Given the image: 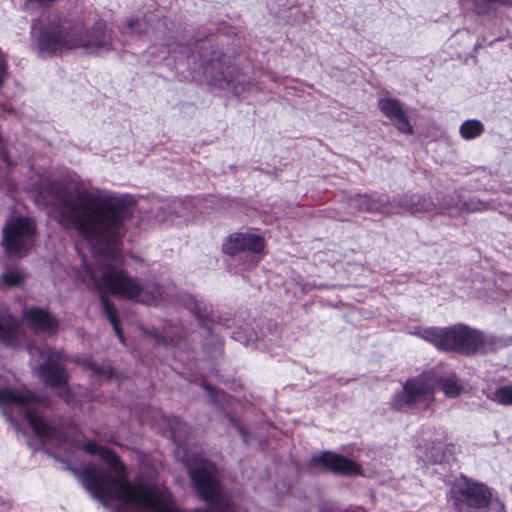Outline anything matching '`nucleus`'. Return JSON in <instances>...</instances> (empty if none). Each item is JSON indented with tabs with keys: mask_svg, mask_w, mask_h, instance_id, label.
<instances>
[{
	"mask_svg": "<svg viewBox=\"0 0 512 512\" xmlns=\"http://www.w3.org/2000/svg\"><path fill=\"white\" fill-rule=\"evenodd\" d=\"M454 208H458V206H457V204H456V203H454V201H453V200H451V201H448V202H446V203H443V204L439 207V210H441V211H450V210H452V209H454Z\"/></svg>",
	"mask_w": 512,
	"mask_h": 512,
	"instance_id": "nucleus-29",
	"label": "nucleus"
},
{
	"mask_svg": "<svg viewBox=\"0 0 512 512\" xmlns=\"http://www.w3.org/2000/svg\"><path fill=\"white\" fill-rule=\"evenodd\" d=\"M24 280V275L18 269H10L3 273L2 283L8 287L20 285Z\"/></svg>",
	"mask_w": 512,
	"mask_h": 512,
	"instance_id": "nucleus-24",
	"label": "nucleus"
},
{
	"mask_svg": "<svg viewBox=\"0 0 512 512\" xmlns=\"http://www.w3.org/2000/svg\"><path fill=\"white\" fill-rule=\"evenodd\" d=\"M492 400L501 405L512 406V386H502L496 389Z\"/></svg>",
	"mask_w": 512,
	"mask_h": 512,
	"instance_id": "nucleus-23",
	"label": "nucleus"
},
{
	"mask_svg": "<svg viewBox=\"0 0 512 512\" xmlns=\"http://www.w3.org/2000/svg\"><path fill=\"white\" fill-rule=\"evenodd\" d=\"M187 210L188 207L183 201L173 200L170 203H168L165 207H162L156 217L160 222L173 223V216L185 217L187 215Z\"/></svg>",
	"mask_w": 512,
	"mask_h": 512,
	"instance_id": "nucleus-14",
	"label": "nucleus"
},
{
	"mask_svg": "<svg viewBox=\"0 0 512 512\" xmlns=\"http://www.w3.org/2000/svg\"><path fill=\"white\" fill-rule=\"evenodd\" d=\"M315 464H321L334 473L354 475L360 473V466L341 455L325 452L313 458Z\"/></svg>",
	"mask_w": 512,
	"mask_h": 512,
	"instance_id": "nucleus-11",
	"label": "nucleus"
},
{
	"mask_svg": "<svg viewBox=\"0 0 512 512\" xmlns=\"http://www.w3.org/2000/svg\"><path fill=\"white\" fill-rule=\"evenodd\" d=\"M183 305L198 319H205L210 315L211 309L203 302L196 299L194 296L186 295L182 299Z\"/></svg>",
	"mask_w": 512,
	"mask_h": 512,
	"instance_id": "nucleus-18",
	"label": "nucleus"
},
{
	"mask_svg": "<svg viewBox=\"0 0 512 512\" xmlns=\"http://www.w3.org/2000/svg\"><path fill=\"white\" fill-rule=\"evenodd\" d=\"M253 260H254V264H257V259H255V257H253Z\"/></svg>",
	"mask_w": 512,
	"mask_h": 512,
	"instance_id": "nucleus-36",
	"label": "nucleus"
},
{
	"mask_svg": "<svg viewBox=\"0 0 512 512\" xmlns=\"http://www.w3.org/2000/svg\"><path fill=\"white\" fill-rule=\"evenodd\" d=\"M2 157H3V160L7 163V165H10L11 162L9 161L8 157H7V154L6 153H3L2 154Z\"/></svg>",
	"mask_w": 512,
	"mask_h": 512,
	"instance_id": "nucleus-34",
	"label": "nucleus"
},
{
	"mask_svg": "<svg viewBox=\"0 0 512 512\" xmlns=\"http://www.w3.org/2000/svg\"><path fill=\"white\" fill-rule=\"evenodd\" d=\"M243 237V233H238L230 236L223 244V251L226 254L234 255L239 251H244V246L239 238Z\"/></svg>",
	"mask_w": 512,
	"mask_h": 512,
	"instance_id": "nucleus-22",
	"label": "nucleus"
},
{
	"mask_svg": "<svg viewBox=\"0 0 512 512\" xmlns=\"http://www.w3.org/2000/svg\"><path fill=\"white\" fill-rule=\"evenodd\" d=\"M372 204L374 206H371L369 210H376V213L385 216L403 214L400 206V197L393 198L392 200L389 198L378 197L377 203Z\"/></svg>",
	"mask_w": 512,
	"mask_h": 512,
	"instance_id": "nucleus-15",
	"label": "nucleus"
},
{
	"mask_svg": "<svg viewBox=\"0 0 512 512\" xmlns=\"http://www.w3.org/2000/svg\"><path fill=\"white\" fill-rule=\"evenodd\" d=\"M491 493L481 483L463 480L450 490V499L457 512H477L488 506Z\"/></svg>",
	"mask_w": 512,
	"mask_h": 512,
	"instance_id": "nucleus-7",
	"label": "nucleus"
},
{
	"mask_svg": "<svg viewBox=\"0 0 512 512\" xmlns=\"http://www.w3.org/2000/svg\"><path fill=\"white\" fill-rule=\"evenodd\" d=\"M15 381V375L10 372L0 374L1 406L17 409L43 443L67 452L84 449L90 454H98L110 466V471L94 465L82 468L81 481L93 497L105 505L108 501H115L123 508L141 512H183L166 488L128 482L124 466L111 450L79 440L74 430L62 433L51 426L42 416V410L49 404L48 399L14 386ZM188 471L199 496L211 506L210 510L196 509L193 512H234L229 498L222 492L214 464L198 459L188 463Z\"/></svg>",
	"mask_w": 512,
	"mask_h": 512,
	"instance_id": "nucleus-1",
	"label": "nucleus"
},
{
	"mask_svg": "<svg viewBox=\"0 0 512 512\" xmlns=\"http://www.w3.org/2000/svg\"><path fill=\"white\" fill-rule=\"evenodd\" d=\"M378 197L376 195L357 194L351 196L348 200L349 206L357 212L376 213V210H369L374 206L372 203H377Z\"/></svg>",
	"mask_w": 512,
	"mask_h": 512,
	"instance_id": "nucleus-17",
	"label": "nucleus"
},
{
	"mask_svg": "<svg viewBox=\"0 0 512 512\" xmlns=\"http://www.w3.org/2000/svg\"><path fill=\"white\" fill-rule=\"evenodd\" d=\"M164 421L167 423L174 441L179 444L183 442L189 431L188 426L176 417H164Z\"/></svg>",
	"mask_w": 512,
	"mask_h": 512,
	"instance_id": "nucleus-19",
	"label": "nucleus"
},
{
	"mask_svg": "<svg viewBox=\"0 0 512 512\" xmlns=\"http://www.w3.org/2000/svg\"><path fill=\"white\" fill-rule=\"evenodd\" d=\"M239 239L242 241L244 250L259 253L264 248V242L260 236L253 234H243V237Z\"/></svg>",
	"mask_w": 512,
	"mask_h": 512,
	"instance_id": "nucleus-21",
	"label": "nucleus"
},
{
	"mask_svg": "<svg viewBox=\"0 0 512 512\" xmlns=\"http://www.w3.org/2000/svg\"><path fill=\"white\" fill-rule=\"evenodd\" d=\"M427 459H428V460H430V461H433V462H438V461H440V458H439V456H438V455H437V456H434V455H432V456H427Z\"/></svg>",
	"mask_w": 512,
	"mask_h": 512,
	"instance_id": "nucleus-33",
	"label": "nucleus"
},
{
	"mask_svg": "<svg viewBox=\"0 0 512 512\" xmlns=\"http://www.w3.org/2000/svg\"><path fill=\"white\" fill-rule=\"evenodd\" d=\"M207 391H211V388L209 386H205Z\"/></svg>",
	"mask_w": 512,
	"mask_h": 512,
	"instance_id": "nucleus-35",
	"label": "nucleus"
},
{
	"mask_svg": "<svg viewBox=\"0 0 512 512\" xmlns=\"http://www.w3.org/2000/svg\"><path fill=\"white\" fill-rule=\"evenodd\" d=\"M20 333L19 322L9 313H0V342L13 345Z\"/></svg>",
	"mask_w": 512,
	"mask_h": 512,
	"instance_id": "nucleus-13",
	"label": "nucleus"
},
{
	"mask_svg": "<svg viewBox=\"0 0 512 512\" xmlns=\"http://www.w3.org/2000/svg\"><path fill=\"white\" fill-rule=\"evenodd\" d=\"M28 351L32 358L40 361L38 373L44 383L59 389V395L68 401V375L63 368L62 354L46 345L30 346Z\"/></svg>",
	"mask_w": 512,
	"mask_h": 512,
	"instance_id": "nucleus-5",
	"label": "nucleus"
},
{
	"mask_svg": "<svg viewBox=\"0 0 512 512\" xmlns=\"http://www.w3.org/2000/svg\"><path fill=\"white\" fill-rule=\"evenodd\" d=\"M378 109L391 120L396 129L404 134H412L413 128L403 109V104L391 97H382L378 100Z\"/></svg>",
	"mask_w": 512,
	"mask_h": 512,
	"instance_id": "nucleus-9",
	"label": "nucleus"
},
{
	"mask_svg": "<svg viewBox=\"0 0 512 512\" xmlns=\"http://www.w3.org/2000/svg\"><path fill=\"white\" fill-rule=\"evenodd\" d=\"M436 381L432 373H425L417 378L409 379L403 390L392 399V406L402 410L408 406L428 408L434 401V387Z\"/></svg>",
	"mask_w": 512,
	"mask_h": 512,
	"instance_id": "nucleus-6",
	"label": "nucleus"
},
{
	"mask_svg": "<svg viewBox=\"0 0 512 512\" xmlns=\"http://www.w3.org/2000/svg\"><path fill=\"white\" fill-rule=\"evenodd\" d=\"M402 212L416 214L436 209V204L429 198L418 194H406L400 197Z\"/></svg>",
	"mask_w": 512,
	"mask_h": 512,
	"instance_id": "nucleus-12",
	"label": "nucleus"
},
{
	"mask_svg": "<svg viewBox=\"0 0 512 512\" xmlns=\"http://www.w3.org/2000/svg\"><path fill=\"white\" fill-rule=\"evenodd\" d=\"M483 204L482 203H478L476 206L474 207H467V210H470V211H475V210H481L483 208Z\"/></svg>",
	"mask_w": 512,
	"mask_h": 512,
	"instance_id": "nucleus-31",
	"label": "nucleus"
},
{
	"mask_svg": "<svg viewBox=\"0 0 512 512\" xmlns=\"http://www.w3.org/2000/svg\"><path fill=\"white\" fill-rule=\"evenodd\" d=\"M3 243L9 254L24 256L34 244L35 225L29 218L17 217L4 228Z\"/></svg>",
	"mask_w": 512,
	"mask_h": 512,
	"instance_id": "nucleus-8",
	"label": "nucleus"
},
{
	"mask_svg": "<svg viewBox=\"0 0 512 512\" xmlns=\"http://www.w3.org/2000/svg\"><path fill=\"white\" fill-rule=\"evenodd\" d=\"M484 132V126L479 120H466L460 126V134L466 140L474 139Z\"/></svg>",
	"mask_w": 512,
	"mask_h": 512,
	"instance_id": "nucleus-20",
	"label": "nucleus"
},
{
	"mask_svg": "<svg viewBox=\"0 0 512 512\" xmlns=\"http://www.w3.org/2000/svg\"><path fill=\"white\" fill-rule=\"evenodd\" d=\"M146 23L139 19H129L125 26L122 27L123 34L141 35L146 31Z\"/></svg>",
	"mask_w": 512,
	"mask_h": 512,
	"instance_id": "nucleus-25",
	"label": "nucleus"
},
{
	"mask_svg": "<svg viewBox=\"0 0 512 512\" xmlns=\"http://www.w3.org/2000/svg\"><path fill=\"white\" fill-rule=\"evenodd\" d=\"M79 365H81L84 369L90 370L93 373L96 374H110L109 369H104L102 367H99L95 362H93L91 359H82L77 361Z\"/></svg>",
	"mask_w": 512,
	"mask_h": 512,
	"instance_id": "nucleus-27",
	"label": "nucleus"
},
{
	"mask_svg": "<svg viewBox=\"0 0 512 512\" xmlns=\"http://www.w3.org/2000/svg\"><path fill=\"white\" fill-rule=\"evenodd\" d=\"M23 317L27 325L36 332L54 334L58 329V321L48 311L39 307L26 308Z\"/></svg>",
	"mask_w": 512,
	"mask_h": 512,
	"instance_id": "nucleus-10",
	"label": "nucleus"
},
{
	"mask_svg": "<svg viewBox=\"0 0 512 512\" xmlns=\"http://www.w3.org/2000/svg\"><path fill=\"white\" fill-rule=\"evenodd\" d=\"M148 336L155 339L156 343H163L164 345L174 344V337L167 330L163 331V333H159L155 330H151L147 332Z\"/></svg>",
	"mask_w": 512,
	"mask_h": 512,
	"instance_id": "nucleus-26",
	"label": "nucleus"
},
{
	"mask_svg": "<svg viewBox=\"0 0 512 512\" xmlns=\"http://www.w3.org/2000/svg\"><path fill=\"white\" fill-rule=\"evenodd\" d=\"M7 71V62L6 59L0 50V86L3 84Z\"/></svg>",
	"mask_w": 512,
	"mask_h": 512,
	"instance_id": "nucleus-28",
	"label": "nucleus"
},
{
	"mask_svg": "<svg viewBox=\"0 0 512 512\" xmlns=\"http://www.w3.org/2000/svg\"><path fill=\"white\" fill-rule=\"evenodd\" d=\"M237 430L242 435L243 439L246 440L244 429L241 426L236 425Z\"/></svg>",
	"mask_w": 512,
	"mask_h": 512,
	"instance_id": "nucleus-32",
	"label": "nucleus"
},
{
	"mask_svg": "<svg viewBox=\"0 0 512 512\" xmlns=\"http://www.w3.org/2000/svg\"><path fill=\"white\" fill-rule=\"evenodd\" d=\"M411 334L417 335L440 350L474 354L497 345L494 336H485L480 331L465 325L450 328L416 327Z\"/></svg>",
	"mask_w": 512,
	"mask_h": 512,
	"instance_id": "nucleus-4",
	"label": "nucleus"
},
{
	"mask_svg": "<svg viewBox=\"0 0 512 512\" xmlns=\"http://www.w3.org/2000/svg\"><path fill=\"white\" fill-rule=\"evenodd\" d=\"M135 210L133 197L99 189L79 179H70L58 190L53 212L65 228L75 229L90 245L95 268H87V276L100 293L109 322L122 340V332L113 303L106 294L144 305H157L165 300L164 288L156 283H142L122 269L119 243L125 234V222Z\"/></svg>",
	"mask_w": 512,
	"mask_h": 512,
	"instance_id": "nucleus-2",
	"label": "nucleus"
},
{
	"mask_svg": "<svg viewBox=\"0 0 512 512\" xmlns=\"http://www.w3.org/2000/svg\"><path fill=\"white\" fill-rule=\"evenodd\" d=\"M39 47L51 53L66 49L82 48L88 53L101 54L112 49L111 34L103 21L95 23L91 30L63 19L49 23L39 36Z\"/></svg>",
	"mask_w": 512,
	"mask_h": 512,
	"instance_id": "nucleus-3",
	"label": "nucleus"
},
{
	"mask_svg": "<svg viewBox=\"0 0 512 512\" xmlns=\"http://www.w3.org/2000/svg\"><path fill=\"white\" fill-rule=\"evenodd\" d=\"M232 337L235 340H238V341H240L242 343H245V344H247L249 342V340H250L248 337L242 336L240 332H233Z\"/></svg>",
	"mask_w": 512,
	"mask_h": 512,
	"instance_id": "nucleus-30",
	"label": "nucleus"
},
{
	"mask_svg": "<svg viewBox=\"0 0 512 512\" xmlns=\"http://www.w3.org/2000/svg\"><path fill=\"white\" fill-rule=\"evenodd\" d=\"M440 389L449 398H456L463 391V385L455 374H449L437 381Z\"/></svg>",
	"mask_w": 512,
	"mask_h": 512,
	"instance_id": "nucleus-16",
	"label": "nucleus"
}]
</instances>
